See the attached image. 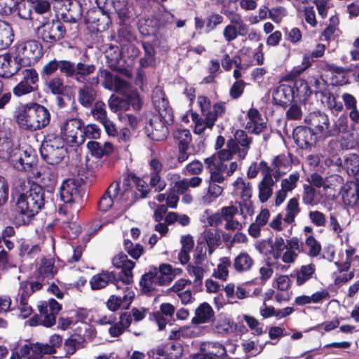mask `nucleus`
Wrapping results in <instances>:
<instances>
[{"mask_svg":"<svg viewBox=\"0 0 359 359\" xmlns=\"http://www.w3.org/2000/svg\"><path fill=\"white\" fill-rule=\"evenodd\" d=\"M95 71L96 67L93 63L85 61L74 63L68 60L67 77L90 87L97 86L100 79L103 87L106 89L123 93L128 90L129 85L121 76L102 69H99L94 76Z\"/></svg>","mask_w":359,"mask_h":359,"instance_id":"1","label":"nucleus"},{"mask_svg":"<svg viewBox=\"0 0 359 359\" xmlns=\"http://www.w3.org/2000/svg\"><path fill=\"white\" fill-rule=\"evenodd\" d=\"M112 264L117 269H121V271L118 274L113 271H103L93 276L90 280L92 290L102 289L111 283L118 290L123 288V286L128 285L133 282L132 270L135 264L128 259L126 254L121 252L114 256Z\"/></svg>","mask_w":359,"mask_h":359,"instance_id":"2","label":"nucleus"},{"mask_svg":"<svg viewBox=\"0 0 359 359\" xmlns=\"http://www.w3.org/2000/svg\"><path fill=\"white\" fill-rule=\"evenodd\" d=\"M42 159L48 165H57L68 159V150L62 136L48 135L40 147Z\"/></svg>","mask_w":359,"mask_h":359,"instance_id":"3","label":"nucleus"},{"mask_svg":"<svg viewBox=\"0 0 359 359\" xmlns=\"http://www.w3.org/2000/svg\"><path fill=\"white\" fill-rule=\"evenodd\" d=\"M307 83L302 79L296 80L292 86L287 84L280 85L273 92V98L277 104L288 105L295 96L301 97L307 95Z\"/></svg>","mask_w":359,"mask_h":359,"instance_id":"4","label":"nucleus"},{"mask_svg":"<svg viewBox=\"0 0 359 359\" xmlns=\"http://www.w3.org/2000/svg\"><path fill=\"white\" fill-rule=\"evenodd\" d=\"M34 25L36 34L46 43H54L64 38L66 29L59 20H46Z\"/></svg>","mask_w":359,"mask_h":359,"instance_id":"5","label":"nucleus"},{"mask_svg":"<svg viewBox=\"0 0 359 359\" xmlns=\"http://www.w3.org/2000/svg\"><path fill=\"white\" fill-rule=\"evenodd\" d=\"M31 203L25 193L17 196L14 209V223L17 226L28 225L34 216L39 213Z\"/></svg>","mask_w":359,"mask_h":359,"instance_id":"6","label":"nucleus"},{"mask_svg":"<svg viewBox=\"0 0 359 359\" xmlns=\"http://www.w3.org/2000/svg\"><path fill=\"white\" fill-rule=\"evenodd\" d=\"M83 122L77 118H67L60 124V135L65 142L71 147L79 146L84 142V139L81 136Z\"/></svg>","mask_w":359,"mask_h":359,"instance_id":"7","label":"nucleus"},{"mask_svg":"<svg viewBox=\"0 0 359 359\" xmlns=\"http://www.w3.org/2000/svg\"><path fill=\"white\" fill-rule=\"evenodd\" d=\"M173 121V114H154L149 121L152 131L148 136L154 141L166 138L169 133L168 126L172 124Z\"/></svg>","mask_w":359,"mask_h":359,"instance_id":"8","label":"nucleus"},{"mask_svg":"<svg viewBox=\"0 0 359 359\" xmlns=\"http://www.w3.org/2000/svg\"><path fill=\"white\" fill-rule=\"evenodd\" d=\"M50 121V114H17L16 122L21 130L34 131L44 128Z\"/></svg>","mask_w":359,"mask_h":359,"instance_id":"9","label":"nucleus"},{"mask_svg":"<svg viewBox=\"0 0 359 359\" xmlns=\"http://www.w3.org/2000/svg\"><path fill=\"white\" fill-rule=\"evenodd\" d=\"M16 55L23 59V65L36 62L42 55L41 43L36 40H29L18 45Z\"/></svg>","mask_w":359,"mask_h":359,"instance_id":"10","label":"nucleus"},{"mask_svg":"<svg viewBox=\"0 0 359 359\" xmlns=\"http://www.w3.org/2000/svg\"><path fill=\"white\" fill-rule=\"evenodd\" d=\"M23 59L16 53H6L0 55V76L10 78L21 69Z\"/></svg>","mask_w":359,"mask_h":359,"instance_id":"11","label":"nucleus"},{"mask_svg":"<svg viewBox=\"0 0 359 359\" xmlns=\"http://www.w3.org/2000/svg\"><path fill=\"white\" fill-rule=\"evenodd\" d=\"M319 136L311 127L299 126L294 130L295 143L302 149H309L314 146Z\"/></svg>","mask_w":359,"mask_h":359,"instance_id":"12","label":"nucleus"},{"mask_svg":"<svg viewBox=\"0 0 359 359\" xmlns=\"http://www.w3.org/2000/svg\"><path fill=\"white\" fill-rule=\"evenodd\" d=\"M124 192H121L120 184L118 182L111 183L104 194L100 198L97 203V208L100 211L106 212L114 203L116 200H121Z\"/></svg>","mask_w":359,"mask_h":359,"instance_id":"13","label":"nucleus"},{"mask_svg":"<svg viewBox=\"0 0 359 359\" xmlns=\"http://www.w3.org/2000/svg\"><path fill=\"white\" fill-rule=\"evenodd\" d=\"M233 136V139L231 138L227 141L226 147L236 149L239 159L243 160L248 154L252 138L249 137L243 130H237Z\"/></svg>","mask_w":359,"mask_h":359,"instance_id":"14","label":"nucleus"},{"mask_svg":"<svg viewBox=\"0 0 359 359\" xmlns=\"http://www.w3.org/2000/svg\"><path fill=\"white\" fill-rule=\"evenodd\" d=\"M123 295H111L106 302L107 307L111 311H116L119 308L128 309L130 306L134 297L135 292L128 285L123 286Z\"/></svg>","mask_w":359,"mask_h":359,"instance_id":"15","label":"nucleus"},{"mask_svg":"<svg viewBox=\"0 0 359 359\" xmlns=\"http://www.w3.org/2000/svg\"><path fill=\"white\" fill-rule=\"evenodd\" d=\"M309 124L314 129L319 139L330 137V121L326 114H309Z\"/></svg>","mask_w":359,"mask_h":359,"instance_id":"16","label":"nucleus"},{"mask_svg":"<svg viewBox=\"0 0 359 359\" xmlns=\"http://www.w3.org/2000/svg\"><path fill=\"white\" fill-rule=\"evenodd\" d=\"M155 278H156L157 282L160 285H169L172 280L171 276L158 274L156 271L155 273L151 271L145 273L142 276L140 281L142 294H147L152 290L151 285L154 283Z\"/></svg>","mask_w":359,"mask_h":359,"instance_id":"17","label":"nucleus"},{"mask_svg":"<svg viewBox=\"0 0 359 359\" xmlns=\"http://www.w3.org/2000/svg\"><path fill=\"white\" fill-rule=\"evenodd\" d=\"M60 198L65 203H70L81 198L80 187L72 179L65 180L60 188Z\"/></svg>","mask_w":359,"mask_h":359,"instance_id":"18","label":"nucleus"},{"mask_svg":"<svg viewBox=\"0 0 359 359\" xmlns=\"http://www.w3.org/2000/svg\"><path fill=\"white\" fill-rule=\"evenodd\" d=\"M33 6L34 25L51 17L50 3L48 0H31Z\"/></svg>","mask_w":359,"mask_h":359,"instance_id":"19","label":"nucleus"},{"mask_svg":"<svg viewBox=\"0 0 359 359\" xmlns=\"http://www.w3.org/2000/svg\"><path fill=\"white\" fill-rule=\"evenodd\" d=\"M29 201L31 204L34 207L38 212H39L45 205L46 196L45 195V190L43 188L37 183H32L27 191L25 193Z\"/></svg>","mask_w":359,"mask_h":359,"instance_id":"20","label":"nucleus"},{"mask_svg":"<svg viewBox=\"0 0 359 359\" xmlns=\"http://www.w3.org/2000/svg\"><path fill=\"white\" fill-rule=\"evenodd\" d=\"M65 6V11L61 13V18L64 22L75 23L81 18L83 14L82 6L78 1H68Z\"/></svg>","mask_w":359,"mask_h":359,"instance_id":"21","label":"nucleus"},{"mask_svg":"<svg viewBox=\"0 0 359 359\" xmlns=\"http://www.w3.org/2000/svg\"><path fill=\"white\" fill-rule=\"evenodd\" d=\"M20 156L16 159H12V161H16L15 166L19 170L30 169L36 165L37 158L35 151L29 147L25 150L20 151Z\"/></svg>","mask_w":359,"mask_h":359,"instance_id":"22","label":"nucleus"},{"mask_svg":"<svg viewBox=\"0 0 359 359\" xmlns=\"http://www.w3.org/2000/svg\"><path fill=\"white\" fill-rule=\"evenodd\" d=\"M63 346L62 337L57 334L51 335L48 344L36 343L34 351L44 355H52L56 353L57 348H61Z\"/></svg>","mask_w":359,"mask_h":359,"instance_id":"23","label":"nucleus"},{"mask_svg":"<svg viewBox=\"0 0 359 359\" xmlns=\"http://www.w3.org/2000/svg\"><path fill=\"white\" fill-rule=\"evenodd\" d=\"M214 310L208 302L201 303L195 310L191 323L195 325L209 323L214 317Z\"/></svg>","mask_w":359,"mask_h":359,"instance_id":"24","label":"nucleus"},{"mask_svg":"<svg viewBox=\"0 0 359 359\" xmlns=\"http://www.w3.org/2000/svg\"><path fill=\"white\" fill-rule=\"evenodd\" d=\"M245 128L249 133L259 134L266 127V121L261 114H246Z\"/></svg>","mask_w":359,"mask_h":359,"instance_id":"25","label":"nucleus"},{"mask_svg":"<svg viewBox=\"0 0 359 359\" xmlns=\"http://www.w3.org/2000/svg\"><path fill=\"white\" fill-rule=\"evenodd\" d=\"M67 67L68 60H57L54 59L43 65L41 72V75L42 78H44L45 76H50L55 73L57 69H60V73L67 77Z\"/></svg>","mask_w":359,"mask_h":359,"instance_id":"26","label":"nucleus"},{"mask_svg":"<svg viewBox=\"0 0 359 359\" xmlns=\"http://www.w3.org/2000/svg\"><path fill=\"white\" fill-rule=\"evenodd\" d=\"M20 150L17 147L14 148L9 137L4 133H0V158L8 161L14 158Z\"/></svg>","mask_w":359,"mask_h":359,"instance_id":"27","label":"nucleus"},{"mask_svg":"<svg viewBox=\"0 0 359 359\" xmlns=\"http://www.w3.org/2000/svg\"><path fill=\"white\" fill-rule=\"evenodd\" d=\"M276 181L273 180L272 176L266 174L258 184L259 200L262 203H266L273 194V187Z\"/></svg>","mask_w":359,"mask_h":359,"instance_id":"28","label":"nucleus"},{"mask_svg":"<svg viewBox=\"0 0 359 359\" xmlns=\"http://www.w3.org/2000/svg\"><path fill=\"white\" fill-rule=\"evenodd\" d=\"M152 101L157 112H167L170 108L168 100L161 87H156L152 92Z\"/></svg>","mask_w":359,"mask_h":359,"instance_id":"29","label":"nucleus"},{"mask_svg":"<svg viewBox=\"0 0 359 359\" xmlns=\"http://www.w3.org/2000/svg\"><path fill=\"white\" fill-rule=\"evenodd\" d=\"M85 341L83 336L79 334H73L69 336L64 342L62 348L65 351V356L73 355L78 348L82 346Z\"/></svg>","mask_w":359,"mask_h":359,"instance_id":"30","label":"nucleus"},{"mask_svg":"<svg viewBox=\"0 0 359 359\" xmlns=\"http://www.w3.org/2000/svg\"><path fill=\"white\" fill-rule=\"evenodd\" d=\"M200 351H209L215 353L212 359H224L227 357L226 348L218 342H203L200 345Z\"/></svg>","mask_w":359,"mask_h":359,"instance_id":"31","label":"nucleus"},{"mask_svg":"<svg viewBox=\"0 0 359 359\" xmlns=\"http://www.w3.org/2000/svg\"><path fill=\"white\" fill-rule=\"evenodd\" d=\"M222 13L229 20V25H235L240 29L241 36H245L248 32V26L243 20L242 16L231 10H224Z\"/></svg>","mask_w":359,"mask_h":359,"instance_id":"32","label":"nucleus"},{"mask_svg":"<svg viewBox=\"0 0 359 359\" xmlns=\"http://www.w3.org/2000/svg\"><path fill=\"white\" fill-rule=\"evenodd\" d=\"M17 11L18 15L23 20H29L32 22V26L34 27L33 6L32 1L28 0L17 1L15 10Z\"/></svg>","mask_w":359,"mask_h":359,"instance_id":"33","label":"nucleus"},{"mask_svg":"<svg viewBox=\"0 0 359 359\" xmlns=\"http://www.w3.org/2000/svg\"><path fill=\"white\" fill-rule=\"evenodd\" d=\"M348 121L347 114H342L337 121H334L332 126H330V137L338 135L353 128L352 125H348Z\"/></svg>","mask_w":359,"mask_h":359,"instance_id":"34","label":"nucleus"},{"mask_svg":"<svg viewBox=\"0 0 359 359\" xmlns=\"http://www.w3.org/2000/svg\"><path fill=\"white\" fill-rule=\"evenodd\" d=\"M13 41V34L11 25L5 21L0 20V48H6Z\"/></svg>","mask_w":359,"mask_h":359,"instance_id":"35","label":"nucleus"},{"mask_svg":"<svg viewBox=\"0 0 359 359\" xmlns=\"http://www.w3.org/2000/svg\"><path fill=\"white\" fill-rule=\"evenodd\" d=\"M341 146L344 149H354L358 144V134L353 128L346 130L341 134Z\"/></svg>","mask_w":359,"mask_h":359,"instance_id":"36","label":"nucleus"},{"mask_svg":"<svg viewBox=\"0 0 359 359\" xmlns=\"http://www.w3.org/2000/svg\"><path fill=\"white\" fill-rule=\"evenodd\" d=\"M128 85L129 88L126 92H117L125 96L124 100H127L128 103V110L130 109V106H131V109L134 111H138L141 109L142 102L140 97L137 94L132 90L131 85L124 79H123Z\"/></svg>","mask_w":359,"mask_h":359,"instance_id":"37","label":"nucleus"},{"mask_svg":"<svg viewBox=\"0 0 359 359\" xmlns=\"http://www.w3.org/2000/svg\"><path fill=\"white\" fill-rule=\"evenodd\" d=\"M174 137L178 142L179 151L188 150L191 142V135L188 129H179L174 133Z\"/></svg>","mask_w":359,"mask_h":359,"instance_id":"38","label":"nucleus"},{"mask_svg":"<svg viewBox=\"0 0 359 359\" xmlns=\"http://www.w3.org/2000/svg\"><path fill=\"white\" fill-rule=\"evenodd\" d=\"M315 270V265L313 264L303 265L299 270L297 269L295 272V275H297V285L300 286L308 281L312 277Z\"/></svg>","mask_w":359,"mask_h":359,"instance_id":"39","label":"nucleus"},{"mask_svg":"<svg viewBox=\"0 0 359 359\" xmlns=\"http://www.w3.org/2000/svg\"><path fill=\"white\" fill-rule=\"evenodd\" d=\"M253 260L246 252L239 254L234 260V268L237 271H245L251 269Z\"/></svg>","mask_w":359,"mask_h":359,"instance_id":"40","label":"nucleus"},{"mask_svg":"<svg viewBox=\"0 0 359 359\" xmlns=\"http://www.w3.org/2000/svg\"><path fill=\"white\" fill-rule=\"evenodd\" d=\"M57 270L54 266V261L51 259H43L38 269L40 277L52 278Z\"/></svg>","mask_w":359,"mask_h":359,"instance_id":"41","label":"nucleus"},{"mask_svg":"<svg viewBox=\"0 0 359 359\" xmlns=\"http://www.w3.org/2000/svg\"><path fill=\"white\" fill-rule=\"evenodd\" d=\"M92 88L85 85L79 90V101L85 107H89L94 100L95 91Z\"/></svg>","mask_w":359,"mask_h":359,"instance_id":"42","label":"nucleus"},{"mask_svg":"<svg viewBox=\"0 0 359 359\" xmlns=\"http://www.w3.org/2000/svg\"><path fill=\"white\" fill-rule=\"evenodd\" d=\"M238 154L237 150L232 148H228L226 149H222L217 153H215L210 157L205 159V161H208L209 163H212L214 161H229L232 158L233 154Z\"/></svg>","mask_w":359,"mask_h":359,"instance_id":"43","label":"nucleus"},{"mask_svg":"<svg viewBox=\"0 0 359 359\" xmlns=\"http://www.w3.org/2000/svg\"><path fill=\"white\" fill-rule=\"evenodd\" d=\"M48 90L54 95H61L65 90L63 79L60 76H55L46 81Z\"/></svg>","mask_w":359,"mask_h":359,"instance_id":"44","label":"nucleus"},{"mask_svg":"<svg viewBox=\"0 0 359 359\" xmlns=\"http://www.w3.org/2000/svg\"><path fill=\"white\" fill-rule=\"evenodd\" d=\"M340 194L343 200L344 201H348V204L351 203L352 202L353 203H357L359 201L358 187L351 188L349 186H344L340 191Z\"/></svg>","mask_w":359,"mask_h":359,"instance_id":"45","label":"nucleus"},{"mask_svg":"<svg viewBox=\"0 0 359 359\" xmlns=\"http://www.w3.org/2000/svg\"><path fill=\"white\" fill-rule=\"evenodd\" d=\"M39 311L43 319L41 320V324L46 327H50L56 323V316L48 312L46 302L42 303L39 306Z\"/></svg>","mask_w":359,"mask_h":359,"instance_id":"46","label":"nucleus"},{"mask_svg":"<svg viewBox=\"0 0 359 359\" xmlns=\"http://www.w3.org/2000/svg\"><path fill=\"white\" fill-rule=\"evenodd\" d=\"M105 57L109 66L114 67L121 59V50L116 46H110L105 51Z\"/></svg>","mask_w":359,"mask_h":359,"instance_id":"47","label":"nucleus"},{"mask_svg":"<svg viewBox=\"0 0 359 359\" xmlns=\"http://www.w3.org/2000/svg\"><path fill=\"white\" fill-rule=\"evenodd\" d=\"M109 107L110 109L114 112L128 110V103L127 100L115 95H112L110 97L109 100Z\"/></svg>","mask_w":359,"mask_h":359,"instance_id":"48","label":"nucleus"},{"mask_svg":"<svg viewBox=\"0 0 359 359\" xmlns=\"http://www.w3.org/2000/svg\"><path fill=\"white\" fill-rule=\"evenodd\" d=\"M142 47L144 50V57L140 60V65L145 67L151 65L154 61V50L149 43H143Z\"/></svg>","mask_w":359,"mask_h":359,"instance_id":"49","label":"nucleus"},{"mask_svg":"<svg viewBox=\"0 0 359 359\" xmlns=\"http://www.w3.org/2000/svg\"><path fill=\"white\" fill-rule=\"evenodd\" d=\"M100 135V129L96 124H88L82 128L81 135L82 137L89 139H97Z\"/></svg>","mask_w":359,"mask_h":359,"instance_id":"50","label":"nucleus"},{"mask_svg":"<svg viewBox=\"0 0 359 359\" xmlns=\"http://www.w3.org/2000/svg\"><path fill=\"white\" fill-rule=\"evenodd\" d=\"M128 177L135 184L137 190L141 193V198H146L149 193L147 183L135 174H130Z\"/></svg>","mask_w":359,"mask_h":359,"instance_id":"51","label":"nucleus"},{"mask_svg":"<svg viewBox=\"0 0 359 359\" xmlns=\"http://www.w3.org/2000/svg\"><path fill=\"white\" fill-rule=\"evenodd\" d=\"M100 123L103 125L106 133L110 136H115L117 135V130L115 125L107 116V114H95Z\"/></svg>","mask_w":359,"mask_h":359,"instance_id":"52","label":"nucleus"},{"mask_svg":"<svg viewBox=\"0 0 359 359\" xmlns=\"http://www.w3.org/2000/svg\"><path fill=\"white\" fill-rule=\"evenodd\" d=\"M316 191L311 184L304 185V193L302 196V201L306 205H313L315 203V197Z\"/></svg>","mask_w":359,"mask_h":359,"instance_id":"53","label":"nucleus"},{"mask_svg":"<svg viewBox=\"0 0 359 359\" xmlns=\"http://www.w3.org/2000/svg\"><path fill=\"white\" fill-rule=\"evenodd\" d=\"M223 21V17L217 13H213L205 18V32L207 33L214 30L216 27Z\"/></svg>","mask_w":359,"mask_h":359,"instance_id":"54","label":"nucleus"},{"mask_svg":"<svg viewBox=\"0 0 359 359\" xmlns=\"http://www.w3.org/2000/svg\"><path fill=\"white\" fill-rule=\"evenodd\" d=\"M222 262L217 265L218 273H214V276L220 280H226L228 276V266L231 265V261L229 257L221 259Z\"/></svg>","mask_w":359,"mask_h":359,"instance_id":"55","label":"nucleus"},{"mask_svg":"<svg viewBox=\"0 0 359 359\" xmlns=\"http://www.w3.org/2000/svg\"><path fill=\"white\" fill-rule=\"evenodd\" d=\"M169 349V354L167 358H156L154 359H179L183 353V348L179 343H172L170 345L167 346Z\"/></svg>","mask_w":359,"mask_h":359,"instance_id":"56","label":"nucleus"},{"mask_svg":"<svg viewBox=\"0 0 359 359\" xmlns=\"http://www.w3.org/2000/svg\"><path fill=\"white\" fill-rule=\"evenodd\" d=\"M241 36L240 29L235 25H226L223 30V36L228 43L234 41L238 36Z\"/></svg>","mask_w":359,"mask_h":359,"instance_id":"57","label":"nucleus"},{"mask_svg":"<svg viewBox=\"0 0 359 359\" xmlns=\"http://www.w3.org/2000/svg\"><path fill=\"white\" fill-rule=\"evenodd\" d=\"M305 243L308 245L309 249V255L311 257H317L321 250V245L320 243L314 238L313 236L311 235L306 239Z\"/></svg>","mask_w":359,"mask_h":359,"instance_id":"58","label":"nucleus"},{"mask_svg":"<svg viewBox=\"0 0 359 359\" xmlns=\"http://www.w3.org/2000/svg\"><path fill=\"white\" fill-rule=\"evenodd\" d=\"M34 90V86H31L29 83H27L26 81H21L16 86L14 87L13 92L15 95L20 97Z\"/></svg>","mask_w":359,"mask_h":359,"instance_id":"59","label":"nucleus"},{"mask_svg":"<svg viewBox=\"0 0 359 359\" xmlns=\"http://www.w3.org/2000/svg\"><path fill=\"white\" fill-rule=\"evenodd\" d=\"M208 191V194L203 197V200L205 203H209L211 202V199L210 198V197L212 196L214 198H217L222 194L223 189L222 187L216 184L210 183Z\"/></svg>","mask_w":359,"mask_h":359,"instance_id":"60","label":"nucleus"},{"mask_svg":"<svg viewBox=\"0 0 359 359\" xmlns=\"http://www.w3.org/2000/svg\"><path fill=\"white\" fill-rule=\"evenodd\" d=\"M286 15L287 11L283 6L274 7L269 11V17L276 23L280 22Z\"/></svg>","mask_w":359,"mask_h":359,"instance_id":"61","label":"nucleus"},{"mask_svg":"<svg viewBox=\"0 0 359 359\" xmlns=\"http://www.w3.org/2000/svg\"><path fill=\"white\" fill-rule=\"evenodd\" d=\"M17 0H0V14L9 15L13 13Z\"/></svg>","mask_w":359,"mask_h":359,"instance_id":"62","label":"nucleus"},{"mask_svg":"<svg viewBox=\"0 0 359 359\" xmlns=\"http://www.w3.org/2000/svg\"><path fill=\"white\" fill-rule=\"evenodd\" d=\"M329 25L323 32V36L326 39H329L336 31L339 25V18L337 15H332L330 18Z\"/></svg>","mask_w":359,"mask_h":359,"instance_id":"63","label":"nucleus"},{"mask_svg":"<svg viewBox=\"0 0 359 359\" xmlns=\"http://www.w3.org/2000/svg\"><path fill=\"white\" fill-rule=\"evenodd\" d=\"M23 80L31 86L35 85L39 81V75L34 68L25 69L22 71Z\"/></svg>","mask_w":359,"mask_h":359,"instance_id":"64","label":"nucleus"}]
</instances>
